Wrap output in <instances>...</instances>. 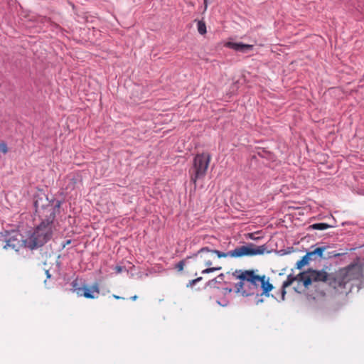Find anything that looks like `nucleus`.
<instances>
[{
    "mask_svg": "<svg viewBox=\"0 0 364 364\" xmlns=\"http://www.w3.org/2000/svg\"><path fill=\"white\" fill-rule=\"evenodd\" d=\"M225 46H250L249 44L242 43H232V42H228Z\"/></svg>",
    "mask_w": 364,
    "mask_h": 364,
    "instance_id": "6ab92c4d",
    "label": "nucleus"
},
{
    "mask_svg": "<svg viewBox=\"0 0 364 364\" xmlns=\"http://www.w3.org/2000/svg\"><path fill=\"white\" fill-rule=\"evenodd\" d=\"M333 226L325 223H314L311 225H309V230H324L328 228H332Z\"/></svg>",
    "mask_w": 364,
    "mask_h": 364,
    "instance_id": "1a4fd4ad",
    "label": "nucleus"
},
{
    "mask_svg": "<svg viewBox=\"0 0 364 364\" xmlns=\"http://www.w3.org/2000/svg\"><path fill=\"white\" fill-rule=\"evenodd\" d=\"M70 240H68L67 244H70Z\"/></svg>",
    "mask_w": 364,
    "mask_h": 364,
    "instance_id": "2f4dec72",
    "label": "nucleus"
},
{
    "mask_svg": "<svg viewBox=\"0 0 364 364\" xmlns=\"http://www.w3.org/2000/svg\"><path fill=\"white\" fill-rule=\"evenodd\" d=\"M266 250V247L264 245L255 247L253 245H243L238 247L233 250L228 251L227 252H223L217 250H210L208 247L200 248L198 252L193 254L191 256L187 257L186 259L189 258H196L198 256L203 257L205 254H215L218 258L222 257H240L246 255H262Z\"/></svg>",
    "mask_w": 364,
    "mask_h": 364,
    "instance_id": "f03ea898",
    "label": "nucleus"
},
{
    "mask_svg": "<svg viewBox=\"0 0 364 364\" xmlns=\"http://www.w3.org/2000/svg\"><path fill=\"white\" fill-rule=\"evenodd\" d=\"M218 304H220V305H221V306H226V304H221L220 302H219V301H218Z\"/></svg>",
    "mask_w": 364,
    "mask_h": 364,
    "instance_id": "c756f323",
    "label": "nucleus"
},
{
    "mask_svg": "<svg viewBox=\"0 0 364 364\" xmlns=\"http://www.w3.org/2000/svg\"><path fill=\"white\" fill-rule=\"evenodd\" d=\"M316 256V255H311V260L313 259V257Z\"/></svg>",
    "mask_w": 364,
    "mask_h": 364,
    "instance_id": "7c9ffc66",
    "label": "nucleus"
},
{
    "mask_svg": "<svg viewBox=\"0 0 364 364\" xmlns=\"http://www.w3.org/2000/svg\"><path fill=\"white\" fill-rule=\"evenodd\" d=\"M221 269V267H208V268H206L205 269H203L201 273L202 274H208V273H210V272H213L215 271H218V270H220Z\"/></svg>",
    "mask_w": 364,
    "mask_h": 364,
    "instance_id": "dca6fc26",
    "label": "nucleus"
},
{
    "mask_svg": "<svg viewBox=\"0 0 364 364\" xmlns=\"http://www.w3.org/2000/svg\"><path fill=\"white\" fill-rule=\"evenodd\" d=\"M211 159V156L208 153H202L196 154L193 159V166L189 171L191 181L196 185L198 179L203 178Z\"/></svg>",
    "mask_w": 364,
    "mask_h": 364,
    "instance_id": "20e7f679",
    "label": "nucleus"
},
{
    "mask_svg": "<svg viewBox=\"0 0 364 364\" xmlns=\"http://www.w3.org/2000/svg\"><path fill=\"white\" fill-rule=\"evenodd\" d=\"M285 289L286 288L282 287V300H284V297H285V294H286Z\"/></svg>",
    "mask_w": 364,
    "mask_h": 364,
    "instance_id": "5701e85b",
    "label": "nucleus"
},
{
    "mask_svg": "<svg viewBox=\"0 0 364 364\" xmlns=\"http://www.w3.org/2000/svg\"><path fill=\"white\" fill-rule=\"evenodd\" d=\"M195 280H196V282H198L199 281L202 280V277H198V278L195 279Z\"/></svg>",
    "mask_w": 364,
    "mask_h": 364,
    "instance_id": "bb28decb",
    "label": "nucleus"
},
{
    "mask_svg": "<svg viewBox=\"0 0 364 364\" xmlns=\"http://www.w3.org/2000/svg\"><path fill=\"white\" fill-rule=\"evenodd\" d=\"M198 31L200 34H205L206 33V26L204 22L199 21L198 22Z\"/></svg>",
    "mask_w": 364,
    "mask_h": 364,
    "instance_id": "2eb2a0df",
    "label": "nucleus"
},
{
    "mask_svg": "<svg viewBox=\"0 0 364 364\" xmlns=\"http://www.w3.org/2000/svg\"><path fill=\"white\" fill-rule=\"evenodd\" d=\"M61 200H53L43 208L41 222L27 238L26 247L34 250L42 247L53 237L55 230V217L60 213Z\"/></svg>",
    "mask_w": 364,
    "mask_h": 364,
    "instance_id": "f257e3e1",
    "label": "nucleus"
},
{
    "mask_svg": "<svg viewBox=\"0 0 364 364\" xmlns=\"http://www.w3.org/2000/svg\"><path fill=\"white\" fill-rule=\"evenodd\" d=\"M232 276L237 279L247 280L255 287L260 284L263 294L267 296H269V291L273 289L272 284L269 282L268 279H266L265 276L256 275L253 270H235L232 273Z\"/></svg>",
    "mask_w": 364,
    "mask_h": 364,
    "instance_id": "7ed1b4c3",
    "label": "nucleus"
},
{
    "mask_svg": "<svg viewBox=\"0 0 364 364\" xmlns=\"http://www.w3.org/2000/svg\"><path fill=\"white\" fill-rule=\"evenodd\" d=\"M75 291L78 296H83L87 299L97 298L100 294L99 284L97 283H95L94 284H92L90 288H77L75 289Z\"/></svg>",
    "mask_w": 364,
    "mask_h": 364,
    "instance_id": "0eeeda50",
    "label": "nucleus"
},
{
    "mask_svg": "<svg viewBox=\"0 0 364 364\" xmlns=\"http://www.w3.org/2000/svg\"><path fill=\"white\" fill-rule=\"evenodd\" d=\"M184 266H185V259L180 261L176 265V268L178 269V271L181 272L183 269Z\"/></svg>",
    "mask_w": 364,
    "mask_h": 364,
    "instance_id": "a211bd4d",
    "label": "nucleus"
},
{
    "mask_svg": "<svg viewBox=\"0 0 364 364\" xmlns=\"http://www.w3.org/2000/svg\"><path fill=\"white\" fill-rule=\"evenodd\" d=\"M237 52H245V50L250 48V47H232Z\"/></svg>",
    "mask_w": 364,
    "mask_h": 364,
    "instance_id": "aec40b11",
    "label": "nucleus"
},
{
    "mask_svg": "<svg viewBox=\"0 0 364 364\" xmlns=\"http://www.w3.org/2000/svg\"><path fill=\"white\" fill-rule=\"evenodd\" d=\"M0 152L4 154H6L8 152L7 144L4 141L0 142Z\"/></svg>",
    "mask_w": 364,
    "mask_h": 364,
    "instance_id": "f3484780",
    "label": "nucleus"
},
{
    "mask_svg": "<svg viewBox=\"0 0 364 364\" xmlns=\"http://www.w3.org/2000/svg\"><path fill=\"white\" fill-rule=\"evenodd\" d=\"M196 283H197L196 280H195V279L191 280V281L189 282V283L187 284V287H193Z\"/></svg>",
    "mask_w": 364,
    "mask_h": 364,
    "instance_id": "4be33fe9",
    "label": "nucleus"
},
{
    "mask_svg": "<svg viewBox=\"0 0 364 364\" xmlns=\"http://www.w3.org/2000/svg\"><path fill=\"white\" fill-rule=\"evenodd\" d=\"M326 249V247H316L314 250L307 252L308 255H316L318 256L319 257H323V252Z\"/></svg>",
    "mask_w": 364,
    "mask_h": 364,
    "instance_id": "ddd939ff",
    "label": "nucleus"
},
{
    "mask_svg": "<svg viewBox=\"0 0 364 364\" xmlns=\"http://www.w3.org/2000/svg\"><path fill=\"white\" fill-rule=\"evenodd\" d=\"M114 297L116 299H121V297H120V296H116V295H114Z\"/></svg>",
    "mask_w": 364,
    "mask_h": 364,
    "instance_id": "cd10ccee",
    "label": "nucleus"
},
{
    "mask_svg": "<svg viewBox=\"0 0 364 364\" xmlns=\"http://www.w3.org/2000/svg\"><path fill=\"white\" fill-rule=\"evenodd\" d=\"M299 281L303 282L304 287H307L313 282H326L328 280V274L324 270L309 269L306 272L299 274Z\"/></svg>",
    "mask_w": 364,
    "mask_h": 364,
    "instance_id": "423d86ee",
    "label": "nucleus"
},
{
    "mask_svg": "<svg viewBox=\"0 0 364 364\" xmlns=\"http://www.w3.org/2000/svg\"><path fill=\"white\" fill-rule=\"evenodd\" d=\"M311 260V258L310 257V255H308L307 253L296 262V268L301 269L303 266L307 264Z\"/></svg>",
    "mask_w": 364,
    "mask_h": 364,
    "instance_id": "9b49d317",
    "label": "nucleus"
},
{
    "mask_svg": "<svg viewBox=\"0 0 364 364\" xmlns=\"http://www.w3.org/2000/svg\"><path fill=\"white\" fill-rule=\"evenodd\" d=\"M114 269L117 274H119L122 272L123 267L121 266H116Z\"/></svg>",
    "mask_w": 364,
    "mask_h": 364,
    "instance_id": "412c9836",
    "label": "nucleus"
},
{
    "mask_svg": "<svg viewBox=\"0 0 364 364\" xmlns=\"http://www.w3.org/2000/svg\"><path fill=\"white\" fill-rule=\"evenodd\" d=\"M362 275L363 268L357 264H350L346 268V276L349 281L359 279Z\"/></svg>",
    "mask_w": 364,
    "mask_h": 364,
    "instance_id": "6e6552de",
    "label": "nucleus"
},
{
    "mask_svg": "<svg viewBox=\"0 0 364 364\" xmlns=\"http://www.w3.org/2000/svg\"><path fill=\"white\" fill-rule=\"evenodd\" d=\"M136 298H137V296H133L132 297V299L134 301V300H136Z\"/></svg>",
    "mask_w": 364,
    "mask_h": 364,
    "instance_id": "c85d7f7f",
    "label": "nucleus"
},
{
    "mask_svg": "<svg viewBox=\"0 0 364 364\" xmlns=\"http://www.w3.org/2000/svg\"><path fill=\"white\" fill-rule=\"evenodd\" d=\"M0 241L4 243V249L18 251L21 247H26L27 239L16 230H5L0 233Z\"/></svg>",
    "mask_w": 364,
    "mask_h": 364,
    "instance_id": "39448f33",
    "label": "nucleus"
},
{
    "mask_svg": "<svg viewBox=\"0 0 364 364\" xmlns=\"http://www.w3.org/2000/svg\"><path fill=\"white\" fill-rule=\"evenodd\" d=\"M204 6H205V10H206L207 7H208V0H204Z\"/></svg>",
    "mask_w": 364,
    "mask_h": 364,
    "instance_id": "393cba45",
    "label": "nucleus"
},
{
    "mask_svg": "<svg viewBox=\"0 0 364 364\" xmlns=\"http://www.w3.org/2000/svg\"><path fill=\"white\" fill-rule=\"evenodd\" d=\"M244 282H247V280H240V282L236 284L235 288H236V292H237V293L241 292L243 295H245V291H243ZM247 295H248V294H246V296H247Z\"/></svg>",
    "mask_w": 364,
    "mask_h": 364,
    "instance_id": "4468645a",
    "label": "nucleus"
},
{
    "mask_svg": "<svg viewBox=\"0 0 364 364\" xmlns=\"http://www.w3.org/2000/svg\"><path fill=\"white\" fill-rule=\"evenodd\" d=\"M224 278H225L224 274H223V273L220 274L217 277L210 280L208 282V285H209L210 287H215L216 284H221L223 282Z\"/></svg>",
    "mask_w": 364,
    "mask_h": 364,
    "instance_id": "f8f14e48",
    "label": "nucleus"
},
{
    "mask_svg": "<svg viewBox=\"0 0 364 364\" xmlns=\"http://www.w3.org/2000/svg\"><path fill=\"white\" fill-rule=\"evenodd\" d=\"M46 274L47 278H50V274L48 270H46Z\"/></svg>",
    "mask_w": 364,
    "mask_h": 364,
    "instance_id": "a878e982",
    "label": "nucleus"
},
{
    "mask_svg": "<svg viewBox=\"0 0 364 364\" xmlns=\"http://www.w3.org/2000/svg\"><path fill=\"white\" fill-rule=\"evenodd\" d=\"M296 279L299 280V275L295 277L291 274H289L287 276V279L283 282L282 287L287 288V287H289Z\"/></svg>",
    "mask_w": 364,
    "mask_h": 364,
    "instance_id": "9d476101",
    "label": "nucleus"
},
{
    "mask_svg": "<svg viewBox=\"0 0 364 364\" xmlns=\"http://www.w3.org/2000/svg\"><path fill=\"white\" fill-rule=\"evenodd\" d=\"M204 262L206 266H210L212 264V262L210 259H204Z\"/></svg>",
    "mask_w": 364,
    "mask_h": 364,
    "instance_id": "b1692460",
    "label": "nucleus"
}]
</instances>
